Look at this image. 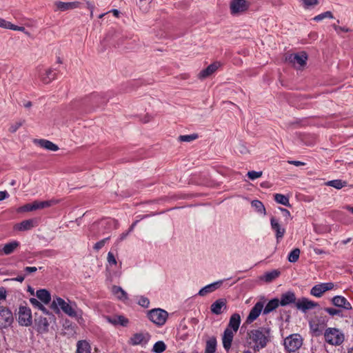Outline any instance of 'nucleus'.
<instances>
[{"mask_svg": "<svg viewBox=\"0 0 353 353\" xmlns=\"http://www.w3.org/2000/svg\"><path fill=\"white\" fill-rule=\"evenodd\" d=\"M270 340V330L268 327H260L247 332L246 343L255 352L265 347Z\"/></svg>", "mask_w": 353, "mask_h": 353, "instance_id": "1", "label": "nucleus"}, {"mask_svg": "<svg viewBox=\"0 0 353 353\" xmlns=\"http://www.w3.org/2000/svg\"><path fill=\"white\" fill-rule=\"evenodd\" d=\"M323 334L325 342L332 345H340L345 340L342 331L335 327L327 328Z\"/></svg>", "mask_w": 353, "mask_h": 353, "instance_id": "2", "label": "nucleus"}, {"mask_svg": "<svg viewBox=\"0 0 353 353\" xmlns=\"http://www.w3.org/2000/svg\"><path fill=\"white\" fill-rule=\"evenodd\" d=\"M50 307L57 313L59 312L60 307L63 312L68 316L72 317L77 316V312L74 309L60 297H56L54 299L50 305Z\"/></svg>", "mask_w": 353, "mask_h": 353, "instance_id": "3", "label": "nucleus"}, {"mask_svg": "<svg viewBox=\"0 0 353 353\" xmlns=\"http://www.w3.org/2000/svg\"><path fill=\"white\" fill-rule=\"evenodd\" d=\"M147 316L152 323L161 326L165 323L168 314L163 309L154 308L148 312Z\"/></svg>", "mask_w": 353, "mask_h": 353, "instance_id": "4", "label": "nucleus"}, {"mask_svg": "<svg viewBox=\"0 0 353 353\" xmlns=\"http://www.w3.org/2000/svg\"><path fill=\"white\" fill-rule=\"evenodd\" d=\"M303 344V339L301 335L298 334H293L284 340V346L287 351L294 352L299 350Z\"/></svg>", "mask_w": 353, "mask_h": 353, "instance_id": "5", "label": "nucleus"}, {"mask_svg": "<svg viewBox=\"0 0 353 353\" xmlns=\"http://www.w3.org/2000/svg\"><path fill=\"white\" fill-rule=\"evenodd\" d=\"M108 99L103 95L92 93L83 101V105L90 108L99 107L107 103Z\"/></svg>", "mask_w": 353, "mask_h": 353, "instance_id": "6", "label": "nucleus"}, {"mask_svg": "<svg viewBox=\"0 0 353 353\" xmlns=\"http://www.w3.org/2000/svg\"><path fill=\"white\" fill-rule=\"evenodd\" d=\"M18 316V321L20 325L28 326L32 323L31 310L28 307L20 306Z\"/></svg>", "mask_w": 353, "mask_h": 353, "instance_id": "7", "label": "nucleus"}, {"mask_svg": "<svg viewBox=\"0 0 353 353\" xmlns=\"http://www.w3.org/2000/svg\"><path fill=\"white\" fill-rule=\"evenodd\" d=\"M286 60L294 66L297 65L302 67L306 64L307 55L305 52H301L299 54H291L286 57Z\"/></svg>", "mask_w": 353, "mask_h": 353, "instance_id": "8", "label": "nucleus"}, {"mask_svg": "<svg viewBox=\"0 0 353 353\" xmlns=\"http://www.w3.org/2000/svg\"><path fill=\"white\" fill-rule=\"evenodd\" d=\"M13 321L11 311L3 306H0V328L10 326Z\"/></svg>", "mask_w": 353, "mask_h": 353, "instance_id": "9", "label": "nucleus"}, {"mask_svg": "<svg viewBox=\"0 0 353 353\" xmlns=\"http://www.w3.org/2000/svg\"><path fill=\"white\" fill-rule=\"evenodd\" d=\"M319 304L314 301H310L307 298L302 297L296 303V307L298 310L303 312H306L309 310H312L317 307Z\"/></svg>", "mask_w": 353, "mask_h": 353, "instance_id": "10", "label": "nucleus"}, {"mask_svg": "<svg viewBox=\"0 0 353 353\" xmlns=\"http://www.w3.org/2000/svg\"><path fill=\"white\" fill-rule=\"evenodd\" d=\"M264 303H265V301H258L254 305V307L251 309L250 314L248 316V318L246 320L247 323H252L259 317V316L260 315L261 312H263V310Z\"/></svg>", "mask_w": 353, "mask_h": 353, "instance_id": "11", "label": "nucleus"}, {"mask_svg": "<svg viewBox=\"0 0 353 353\" xmlns=\"http://www.w3.org/2000/svg\"><path fill=\"white\" fill-rule=\"evenodd\" d=\"M80 3L78 1H72V2H63V1H56L54 3V9L56 11L64 12L70 10H73L79 6Z\"/></svg>", "mask_w": 353, "mask_h": 353, "instance_id": "12", "label": "nucleus"}, {"mask_svg": "<svg viewBox=\"0 0 353 353\" xmlns=\"http://www.w3.org/2000/svg\"><path fill=\"white\" fill-rule=\"evenodd\" d=\"M234 333L235 332L232 331L229 327H226L223 332V334L222 336V343L223 348L226 351H229L231 348Z\"/></svg>", "mask_w": 353, "mask_h": 353, "instance_id": "13", "label": "nucleus"}, {"mask_svg": "<svg viewBox=\"0 0 353 353\" xmlns=\"http://www.w3.org/2000/svg\"><path fill=\"white\" fill-rule=\"evenodd\" d=\"M248 8V4L245 0H233L230 3L231 13L234 14L244 12Z\"/></svg>", "mask_w": 353, "mask_h": 353, "instance_id": "14", "label": "nucleus"}, {"mask_svg": "<svg viewBox=\"0 0 353 353\" xmlns=\"http://www.w3.org/2000/svg\"><path fill=\"white\" fill-rule=\"evenodd\" d=\"M270 224L272 229L276 233V239L277 243H279L280 240L283 239L285 232V229L281 226L279 221L274 217L271 218Z\"/></svg>", "mask_w": 353, "mask_h": 353, "instance_id": "15", "label": "nucleus"}, {"mask_svg": "<svg viewBox=\"0 0 353 353\" xmlns=\"http://www.w3.org/2000/svg\"><path fill=\"white\" fill-rule=\"evenodd\" d=\"M226 300L224 299H219L214 301L210 306L211 312L216 315L221 314L226 310Z\"/></svg>", "mask_w": 353, "mask_h": 353, "instance_id": "16", "label": "nucleus"}, {"mask_svg": "<svg viewBox=\"0 0 353 353\" xmlns=\"http://www.w3.org/2000/svg\"><path fill=\"white\" fill-rule=\"evenodd\" d=\"M279 303L281 306H286L292 303H294L296 305V298L294 292L288 291L282 294L281 295V299H279Z\"/></svg>", "mask_w": 353, "mask_h": 353, "instance_id": "17", "label": "nucleus"}, {"mask_svg": "<svg viewBox=\"0 0 353 353\" xmlns=\"http://www.w3.org/2000/svg\"><path fill=\"white\" fill-rule=\"evenodd\" d=\"M332 303L336 307H342L347 310L352 309L350 303L343 296H334L332 299Z\"/></svg>", "mask_w": 353, "mask_h": 353, "instance_id": "18", "label": "nucleus"}, {"mask_svg": "<svg viewBox=\"0 0 353 353\" xmlns=\"http://www.w3.org/2000/svg\"><path fill=\"white\" fill-rule=\"evenodd\" d=\"M223 281L220 280L216 282H214L212 283H210L209 285H205V287L202 288L198 292V295L201 296H204L206 294L211 293L214 291H215L216 289L220 288V286L222 285Z\"/></svg>", "mask_w": 353, "mask_h": 353, "instance_id": "19", "label": "nucleus"}, {"mask_svg": "<svg viewBox=\"0 0 353 353\" xmlns=\"http://www.w3.org/2000/svg\"><path fill=\"white\" fill-rule=\"evenodd\" d=\"M37 221L35 219H28L16 224L14 226L15 230L26 231L31 230L36 226Z\"/></svg>", "mask_w": 353, "mask_h": 353, "instance_id": "20", "label": "nucleus"}, {"mask_svg": "<svg viewBox=\"0 0 353 353\" xmlns=\"http://www.w3.org/2000/svg\"><path fill=\"white\" fill-rule=\"evenodd\" d=\"M219 62H214L208 65L205 69L202 70L199 74V79H205L212 74L219 67Z\"/></svg>", "mask_w": 353, "mask_h": 353, "instance_id": "21", "label": "nucleus"}, {"mask_svg": "<svg viewBox=\"0 0 353 353\" xmlns=\"http://www.w3.org/2000/svg\"><path fill=\"white\" fill-rule=\"evenodd\" d=\"M34 143L40 146L41 148L50 151L55 152L59 150V147L57 145L46 139H34Z\"/></svg>", "mask_w": 353, "mask_h": 353, "instance_id": "22", "label": "nucleus"}, {"mask_svg": "<svg viewBox=\"0 0 353 353\" xmlns=\"http://www.w3.org/2000/svg\"><path fill=\"white\" fill-rule=\"evenodd\" d=\"M50 205L49 201H35L32 203H28L23 206V210L26 211H33L38 209H43Z\"/></svg>", "mask_w": 353, "mask_h": 353, "instance_id": "23", "label": "nucleus"}, {"mask_svg": "<svg viewBox=\"0 0 353 353\" xmlns=\"http://www.w3.org/2000/svg\"><path fill=\"white\" fill-rule=\"evenodd\" d=\"M325 324L322 322L320 323L319 321L313 320L310 322V327L312 330V333L315 336H320L323 334V331L325 328Z\"/></svg>", "mask_w": 353, "mask_h": 353, "instance_id": "24", "label": "nucleus"}, {"mask_svg": "<svg viewBox=\"0 0 353 353\" xmlns=\"http://www.w3.org/2000/svg\"><path fill=\"white\" fill-rule=\"evenodd\" d=\"M241 323V316L239 314H233L229 321V323L227 327H229L232 331L236 332L239 330Z\"/></svg>", "mask_w": 353, "mask_h": 353, "instance_id": "25", "label": "nucleus"}, {"mask_svg": "<svg viewBox=\"0 0 353 353\" xmlns=\"http://www.w3.org/2000/svg\"><path fill=\"white\" fill-rule=\"evenodd\" d=\"M112 292L120 301H125L128 299V296L126 292L119 286L113 285L112 287Z\"/></svg>", "mask_w": 353, "mask_h": 353, "instance_id": "26", "label": "nucleus"}, {"mask_svg": "<svg viewBox=\"0 0 353 353\" xmlns=\"http://www.w3.org/2000/svg\"><path fill=\"white\" fill-rule=\"evenodd\" d=\"M150 335L148 334L137 333L130 339L131 343L134 345H139L143 342H147L149 340Z\"/></svg>", "mask_w": 353, "mask_h": 353, "instance_id": "27", "label": "nucleus"}, {"mask_svg": "<svg viewBox=\"0 0 353 353\" xmlns=\"http://www.w3.org/2000/svg\"><path fill=\"white\" fill-rule=\"evenodd\" d=\"M37 297L44 304H48L51 301V295L48 290L41 289L36 292Z\"/></svg>", "mask_w": 353, "mask_h": 353, "instance_id": "28", "label": "nucleus"}, {"mask_svg": "<svg viewBox=\"0 0 353 353\" xmlns=\"http://www.w3.org/2000/svg\"><path fill=\"white\" fill-rule=\"evenodd\" d=\"M280 305L279 299H273L270 300L265 306L263 310V314H268L274 310H276Z\"/></svg>", "mask_w": 353, "mask_h": 353, "instance_id": "29", "label": "nucleus"}, {"mask_svg": "<svg viewBox=\"0 0 353 353\" xmlns=\"http://www.w3.org/2000/svg\"><path fill=\"white\" fill-rule=\"evenodd\" d=\"M76 353H91V347L85 340L79 341L77 344Z\"/></svg>", "mask_w": 353, "mask_h": 353, "instance_id": "30", "label": "nucleus"}, {"mask_svg": "<svg viewBox=\"0 0 353 353\" xmlns=\"http://www.w3.org/2000/svg\"><path fill=\"white\" fill-rule=\"evenodd\" d=\"M107 319L108 322L113 325H121L122 326H126L128 323V319L125 318L123 316H116L113 317L108 316Z\"/></svg>", "mask_w": 353, "mask_h": 353, "instance_id": "31", "label": "nucleus"}, {"mask_svg": "<svg viewBox=\"0 0 353 353\" xmlns=\"http://www.w3.org/2000/svg\"><path fill=\"white\" fill-rule=\"evenodd\" d=\"M19 245V243L17 241H13L3 245L2 252L6 255L12 254L14 250Z\"/></svg>", "mask_w": 353, "mask_h": 353, "instance_id": "32", "label": "nucleus"}, {"mask_svg": "<svg viewBox=\"0 0 353 353\" xmlns=\"http://www.w3.org/2000/svg\"><path fill=\"white\" fill-rule=\"evenodd\" d=\"M216 350V339L215 337H212L207 341L205 353H214Z\"/></svg>", "mask_w": 353, "mask_h": 353, "instance_id": "33", "label": "nucleus"}, {"mask_svg": "<svg viewBox=\"0 0 353 353\" xmlns=\"http://www.w3.org/2000/svg\"><path fill=\"white\" fill-rule=\"evenodd\" d=\"M251 206L255 210L256 212H257L259 214H261L263 215L266 214V210L261 201L259 200H253L251 202Z\"/></svg>", "mask_w": 353, "mask_h": 353, "instance_id": "34", "label": "nucleus"}, {"mask_svg": "<svg viewBox=\"0 0 353 353\" xmlns=\"http://www.w3.org/2000/svg\"><path fill=\"white\" fill-rule=\"evenodd\" d=\"M274 200L276 203L282 204L287 207H290L289 197L282 194H275L274 195Z\"/></svg>", "mask_w": 353, "mask_h": 353, "instance_id": "35", "label": "nucleus"}, {"mask_svg": "<svg viewBox=\"0 0 353 353\" xmlns=\"http://www.w3.org/2000/svg\"><path fill=\"white\" fill-rule=\"evenodd\" d=\"M57 77L56 73L52 70L48 69L46 70L45 74L42 77L41 80L44 83H49Z\"/></svg>", "mask_w": 353, "mask_h": 353, "instance_id": "36", "label": "nucleus"}, {"mask_svg": "<svg viewBox=\"0 0 353 353\" xmlns=\"http://www.w3.org/2000/svg\"><path fill=\"white\" fill-rule=\"evenodd\" d=\"M280 271L274 270L271 272H266L263 276V279L269 283L277 278L280 275Z\"/></svg>", "mask_w": 353, "mask_h": 353, "instance_id": "37", "label": "nucleus"}, {"mask_svg": "<svg viewBox=\"0 0 353 353\" xmlns=\"http://www.w3.org/2000/svg\"><path fill=\"white\" fill-rule=\"evenodd\" d=\"M324 292L321 283L314 285L310 290V294L316 297H321Z\"/></svg>", "mask_w": 353, "mask_h": 353, "instance_id": "38", "label": "nucleus"}, {"mask_svg": "<svg viewBox=\"0 0 353 353\" xmlns=\"http://www.w3.org/2000/svg\"><path fill=\"white\" fill-rule=\"evenodd\" d=\"M299 256L300 250L299 248H294L288 254V259L290 263H295L299 260Z\"/></svg>", "mask_w": 353, "mask_h": 353, "instance_id": "39", "label": "nucleus"}, {"mask_svg": "<svg viewBox=\"0 0 353 353\" xmlns=\"http://www.w3.org/2000/svg\"><path fill=\"white\" fill-rule=\"evenodd\" d=\"M327 185L339 190L346 185V182L340 179H336L329 181L327 182Z\"/></svg>", "mask_w": 353, "mask_h": 353, "instance_id": "40", "label": "nucleus"}, {"mask_svg": "<svg viewBox=\"0 0 353 353\" xmlns=\"http://www.w3.org/2000/svg\"><path fill=\"white\" fill-rule=\"evenodd\" d=\"M166 349L165 343L162 341H159L154 343L152 347V352L155 353H162Z\"/></svg>", "mask_w": 353, "mask_h": 353, "instance_id": "41", "label": "nucleus"}, {"mask_svg": "<svg viewBox=\"0 0 353 353\" xmlns=\"http://www.w3.org/2000/svg\"><path fill=\"white\" fill-rule=\"evenodd\" d=\"M30 302L34 307H37L39 310L43 311L46 314H48L47 309L43 305V304L38 299H37L35 298H30Z\"/></svg>", "mask_w": 353, "mask_h": 353, "instance_id": "42", "label": "nucleus"}, {"mask_svg": "<svg viewBox=\"0 0 353 353\" xmlns=\"http://www.w3.org/2000/svg\"><path fill=\"white\" fill-rule=\"evenodd\" d=\"M325 18L333 19L334 16L330 11H326L321 14H319L314 17V20L316 21H320Z\"/></svg>", "mask_w": 353, "mask_h": 353, "instance_id": "43", "label": "nucleus"}, {"mask_svg": "<svg viewBox=\"0 0 353 353\" xmlns=\"http://www.w3.org/2000/svg\"><path fill=\"white\" fill-rule=\"evenodd\" d=\"M198 138V134H192L188 135H181L179 137V140L183 142H191Z\"/></svg>", "mask_w": 353, "mask_h": 353, "instance_id": "44", "label": "nucleus"}, {"mask_svg": "<svg viewBox=\"0 0 353 353\" xmlns=\"http://www.w3.org/2000/svg\"><path fill=\"white\" fill-rule=\"evenodd\" d=\"M263 174V172L261 171L257 172V171H249L247 174L248 177L251 180L256 179L259 177H261Z\"/></svg>", "mask_w": 353, "mask_h": 353, "instance_id": "45", "label": "nucleus"}, {"mask_svg": "<svg viewBox=\"0 0 353 353\" xmlns=\"http://www.w3.org/2000/svg\"><path fill=\"white\" fill-rule=\"evenodd\" d=\"M138 304L139 305L142 306L143 307L148 308L150 305V301L147 297L142 296H140V298L138 301Z\"/></svg>", "mask_w": 353, "mask_h": 353, "instance_id": "46", "label": "nucleus"}, {"mask_svg": "<svg viewBox=\"0 0 353 353\" xmlns=\"http://www.w3.org/2000/svg\"><path fill=\"white\" fill-rule=\"evenodd\" d=\"M110 239V237L105 238L97 243H96L94 245V249L96 251H99L101 250L105 244V243Z\"/></svg>", "mask_w": 353, "mask_h": 353, "instance_id": "47", "label": "nucleus"}, {"mask_svg": "<svg viewBox=\"0 0 353 353\" xmlns=\"http://www.w3.org/2000/svg\"><path fill=\"white\" fill-rule=\"evenodd\" d=\"M23 121H21L12 123L9 128V131L12 133H14L23 125Z\"/></svg>", "mask_w": 353, "mask_h": 353, "instance_id": "48", "label": "nucleus"}, {"mask_svg": "<svg viewBox=\"0 0 353 353\" xmlns=\"http://www.w3.org/2000/svg\"><path fill=\"white\" fill-rule=\"evenodd\" d=\"M325 311L331 316L340 315L341 310L333 307H325Z\"/></svg>", "mask_w": 353, "mask_h": 353, "instance_id": "49", "label": "nucleus"}, {"mask_svg": "<svg viewBox=\"0 0 353 353\" xmlns=\"http://www.w3.org/2000/svg\"><path fill=\"white\" fill-rule=\"evenodd\" d=\"M107 260L110 265H116L117 264L116 258H115L114 255L111 252H109L108 253Z\"/></svg>", "mask_w": 353, "mask_h": 353, "instance_id": "50", "label": "nucleus"}, {"mask_svg": "<svg viewBox=\"0 0 353 353\" xmlns=\"http://www.w3.org/2000/svg\"><path fill=\"white\" fill-rule=\"evenodd\" d=\"M306 8L316 6L318 4V0H301Z\"/></svg>", "mask_w": 353, "mask_h": 353, "instance_id": "51", "label": "nucleus"}, {"mask_svg": "<svg viewBox=\"0 0 353 353\" xmlns=\"http://www.w3.org/2000/svg\"><path fill=\"white\" fill-rule=\"evenodd\" d=\"M48 325L49 324L46 319H41L39 324L40 329L43 330V331H46Z\"/></svg>", "mask_w": 353, "mask_h": 353, "instance_id": "52", "label": "nucleus"}, {"mask_svg": "<svg viewBox=\"0 0 353 353\" xmlns=\"http://www.w3.org/2000/svg\"><path fill=\"white\" fill-rule=\"evenodd\" d=\"M323 290H325V292L326 291L330 290L334 288V283H321Z\"/></svg>", "mask_w": 353, "mask_h": 353, "instance_id": "53", "label": "nucleus"}, {"mask_svg": "<svg viewBox=\"0 0 353 353\" xmlns=\"http://www.w3.org/2000/svg\"><path fill=\"white\" fill-rule=\"evenodd\" d=\"M8 29L13 30H18V31H23L25 30V28L22 27V26H15L11 23H10Z\"/></svg>", "mask_w": 353, "mask_h": 353, "instance_id": "54", "label": "nucleus"}, {"mask_svg": "<svg viewBox=\"0 0 353 353\" xmlns=\"http://www.w3.org/2000/svg\"><path fill=\"white\" fill-rule=\"evenodd\" d=\"M10 23V22L7 21H6L5 19H3L2 18H0V28L8 29Z\"/></svg>", "mask_w": 353, "mask_h": 353, "instance_id": "55", "label": "nucleus"}, {"mask_svg": "<svg viewBox=\"0 0 353 353\" xmlns=\"http://www.w3.org/2000/svg\"><path fill=\"white\" fill-rule=\"evenodd\" d=\"M279 210L282 212V214L284 217H285L286 219L290 218L291 215H290V212L288 210H287L285 208H279Z\"/></svg>", "mask_w": 353, "mask_h": 353, "instance_id": "56", "label": "nucleus"}, {"mask_svg": "<svg viewBox=\"0 0 353 353\" xmlns=\"http://www.w3.org/2000/svg\"><path fill=\"white\" fill-rule=\"evenodd\" d=\"M288 162L289 164L294 165L295 166H301L304 165L305 164L304 162L299 161H288Z\"/></svg>", "mask_w": 353, "mask_h": 353, "instance_id": "57", "label": "nucleus"}, {"mask_svg": "<svg viewBox=\"0 0 353 353\" xmlns=\"http://www.w3.org/2000/svg\"><path fill=\"white\" fill-rule=\"evenodd\" d=\"M9 196V194L7 191H0V201L7 199Z\"/></svg>", "mask_w": 353, "mask_h": 353, "instance_id": "58", "label": "nucleus"}, {"mask_svg": "<svg viewBox=\"0 0 353 353\" xmlns=\"http://www.w3.org/2000/svg\"><path fill=\"white\" fill-rule=\"evenodd\" d=\"M37 270L36 267H26L24 271L27 273H33Z\"/></svg>", "mask_w": 353, "mask_h": 353, "instance_id": "59", "label": "nucleus"}, {"mask_svg": "<svg viewBox=\"0 0 353 353\" xmlns=\"http://www.w3.org/2000/svg\"><path fill=\"white\" fill-rule=\"evenodd\" d=\"M6 297V291L5 288H0V300L5 299Z\"/></svg>", "mask_w": 353, "mask_h": 353, "instance_id": "60", "label": "nucleus"}, {"mask_svg": "<svg viewBox=\"0 0 353 353\" xmlns=\"http://www.w3.org/2000/svg\"><path fill=\"white\" fill-rule=\"evenodd\" d=\"M314 252L316 254H324V253H325V252L323 250H321V249H319V248H314Z\"/></svg>", "mask_w": 353, "mask_h": 353, "instance_id": "61", "label": "nucleus"}, {"mask_svg": "<svg viewBox=\"0 0 353 353\" xmlns=\"http://www.w3.org/2000/svg\"><path fill=\"white\" fill-rule=\"evenodd\" d=\"M24 276H18L17 277L13 279V280L14 281H19V282H23V280H24Z\"/></svg>", "mask_w": 353, "mask_h": 353, "instance_id": "62", "label": "nucleus"}, {"mask_svg": "<svg viewBox=\"0 0 353 353\" xmlns=\"http://www.w3.org/2000/svg\"><path fill=\"white\" fill-rule=\"evenodd\" d=\"M351 241H352V239H351V238H347V239H345V240H343V241H341V243H342L343 245H346L347 243H350Z\"/></svg>", "mask_w": 353, "mask_h": 353, "instance_id": "63", "label": "nucleus"}, {"mask_svg": "<svg viewBox=\"0 0 353 353\" xmlns=\"http://www.w3.org/2000/svg\"><path fill=\"white\" fill-rule=\"evenodd\" d=\"M32 106V103L30 101H27L24 103V107L26 108H29Z\"/></svg>", "mask_w": 353, "mask_h": 353, "instance_id": "64", "label": "nucleus"}]
</instances>
